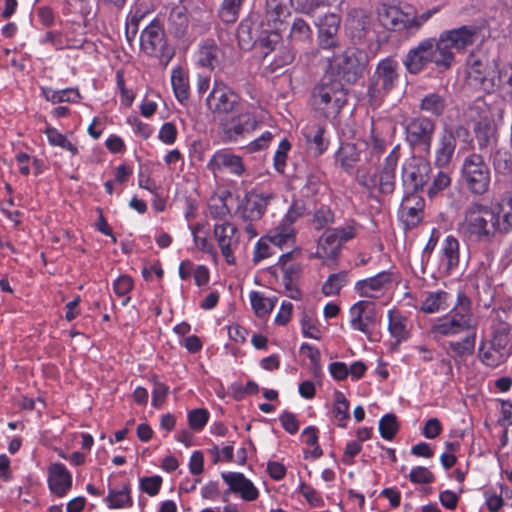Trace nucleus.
<instances>
[{
    "mask_svg": "<svg viewBox=\"0 0 512 512\" xmlns=\"http://www.w3.org/2000/svg\"><path fill=\"white\" fill-rule=\"evenodd\" d=\"M478 321L472 311V302L464 293H459L454 307L434 320L430 334L435 340L456 337L476 330Z\"/></svg>",
    "mask_w": 512,
    "mask_h": 512,
    "instance_id": "1",
    "label": "nucleus"
},
{
    "mask_svg": "<svg viewBox=\"0 0 512 512\" xmlns=\"http://www.w3.org/2000/svg\"><path fill=\"white\" fill-rule=\"evenodd\" d=\"M347 102V89L341 79L325 73L314 87L311 97L313 109L325 118L336 117Z\"/></svg>",
    "mask_w": 512,
    "mask_h": 512,
    "instance_id": "2",
    "label": "nucleus"
},
{
    "mask_svg": "<svg viewBox=\"0 0 512 512\" xmlns=\"http://www.w3.org/2000/svg\"><path fill=\"white\" fill-rule=\"evenodd\" d=\"M443 50L445 49L440 46L438 38H424L407 52L403 65L414 75L422 72L429 64H433L440 71L449 70L451 66Z\"/></svg>",
    "mask_w": 512,
    "mask_h": 512,
    "instance_id": "3",
    "label": "nucleus"
},
{
    "mask_svg": "<svg viewBox=\"0 0 512 512\" xmlns=\"http://www.w3.org/2000/svg\"><path fill=\"white\" fill-rule=\"evenodd\" d=\"M463 228L470 240L490 243L498 232L490 206L474 202L465 212Z\"/></svg>",
    "mask_w": 512,
    "mask_h": 512,
    "instance_id": "4",
    "label": "nucleus"
},
{
    "mask_svg": "<svg viewBox=\"0 0 512 512\" xmlns=\"http://www.w3.org/2000/svg\"><path fill=\"white\" fill-rule=\"evenodd\" d=\"M440 46L445 50V56L452 67L455 63V53H466L477 42H482L481 27L477 25H462L457 28L442 31L438 35Z\"/></svg>",
    "mask_w": 512,
    "mask_h": 512,
    "instance_id": "5",
    "label": "nucleus"
},
{
    "mask_svg": "<svg viewBox=\"0 0 512 512\" xmlns=\"http://www.w3.org/2000/svg\"><path fill=\"white\" fill-rule=\"evenodd\" d=\"M499 70L496 59L471 54L467 60L468 84L486 93H492L499 88Z\"/></svg>",
    "mask_w": 512,
    "mask_h": 512,
    "instance_id": "6",
    "label": "nucleus"
},
{
    "mask_svg": "<svg viewBox=\"0 0 512 512\" xmlns=\"http://www.w3.org/2000/svg\"><path fill=\"white\" fill-rule=\"evenodd\" d=\"M141 52L158 60L159 64L167 66L174 57V48L168 43L162 25L153 20L140 34Z\"/></svg>",
    "mask_w": 512,
    "mask_h": 512,
    "instance_id": "7",
    "label": "nucleus"
},
{
    "mask_svg": "<svg viewBox=\"0 0 512 512\" xmlns=\"http://www.w3.org/2000/svg\"><path fill=\"white\" fill-rule=\"evenodd\" d=\"M399 160L398 147L385 158L379 174L369 175L365 169H358L356 180L359 185L369 189L378 190L381 194H391L395 189L396 167Z\"/></svg>",
    "mask_w": 512,
    "mask_h": 512,
    "instance_id": "8",
    "label": "nucleus"
},
{
    "mask_svg": "<svg viewBox=\"0 0 512 512\" xmlns=\"http://www.w3.org/2000/svg\"><path fill=\"white\" fill-rule=\"evenodd\" d=\"M326 73L331 74L346 83L355 82L364 72L367 64L366 55L355 49L348 48L328 60Z\"/></svg>",
    "mask_w": 512,
    "mask_h": 512,
    "instance_id": "9",
    "label": "nucleus"
},
{
    "mask_svg": "<svg viewBox=\"0 0 512 512\" xmlns=\"http://www.w3.org/2000/svg\"><path fill=\"white\" fill-rule=\"evenodd\" d=\"M461 179L466 188L475 195H483L489 190L491 172L484 158L477 153H471L463 159Z\"/></svg>",
    "mask_w": 512,
    "mask_h": 512,
    "instance_id": "10",
    "label": "nucleus"
},
{
    "mask_svg": "<svg viewBox=\"0 0 512 512\" xmlns=\"http://www.w3.org/2000/svg\"><path fill=\"white\" fill-rule=\"evenodd\" d=\"M398 79V62L392 57L382 59L378 63L373 81L368 87L367 94L371 105L378 106L384 94L396 86Z\"/></svg>",
    "mask_w": 512,
    "mask_h": 512,
    "instance_id": "11",
    "label": "nucleus"
},
{
    "mask_svg": "<svg viewBox=\"0 0 512 512\" xmlns=\"http://www.w3.org/2000/svg\"><path fill=\"white\" fill-rule=\"evenodd\" d=\"M405 140L413 149L430 153L435 122L423 115L407 118L404 123Z\"/></svg>",
    "mask_w": 512,
    "mask_h": 512,
    "instance_id": "12",
    "label": "nucleus"
},
{
    "mask_svg": "<svg viewBox=\"0 0 512 512\" xmlns=\"http://www.w3.org/2000/svg\"><path fill=\"white\" fill-rule=\"evenodd\" d=\"M430 163L423 157L412 156L402 166V181L413 192L422 189L429 180Z\"/></svg>",
    "mask_w": 512,
    "mask_h": 512,
    "instance_id": "13",
    "label": "nucleus"
},
{
    "mask_svg": "<svg viewBox=\"0 0 512 512\" xmlns=\"http://www.w3.org/2000/svg\"><path fill=\"white\" fill-rule=\"evenodd\" d=\"M221 477L228 486L222 495L227 502L231 493L239 495L246 502L255 501L259 497V490L254 483L240 472H222Z\"/></svg>",
    "mask_w": 512,
    "mask_h": 512,
    "instance_id": "14",
    "label": "nucleus"
},
{
    "mask_svg": "<svg viewBox=\"0 0 512 512\" xmlns=\"http://www.w3.org/2000/svg\"><path fill=\"white\" fill-rule=\"evenodd\" d=\"M350 326L353 330L360 331L370 336L378 321L376 306L374 302L360 300L349 309Z\"/></svg>",
    "mask_w": 512,
    "mask_h": 512,
    "instance_id": "15",
    "label": "nucleus"
},
{
    "mask_svg": "<svg viewBox=\"0 0 512 512\" xmlns=\"http://www.w3.org/2000/svg\"><path fill=\"white\" fill-rule=\"evenodd\" d=\"M467 134V130L462 126L455 128L445 127L440 133L435 147L434 163L437 167L448 166L451 162L457 146V137Z\"/></svg>",
    "mask_w": 512,
    "mask_h": 512,
    "instance_id": "16",
    "label": "nucleus"
},
{
    "mask_svg": "<svg viewBox=\"0 0 512 512\" xmlns=\"http://www.w3.org/2000/svg\"><path fill=\"white\" fill-rule=\"evenodd\" d=\"M206 168L214 177L222 172L241 177L246 171L242 158L228 149L217 150L207 162Z\"/></svg>",
    "mask_w": 512,
    "mask_h": 512,
    "instance_id": "17",
    "label": "nucleus"
},
{
    "mask_svg": "<svg viewBox=\"0 0 512 512\" xmlns=\"http://www.w3.org/2000/svg\"><path fill=\"white\" fill-rule=\"evenodd\" d=\"M257 121L249 111H242L220 123V134L225 141H236L239 137L255 130Z\"/></svg>",
    "mask_w": 512,
    "mask_h": 512,
    "instance_id": "18",
    "label": "nucleus"
},
{
    "mask_svg": "<svg viewBox=\"0 0 512 512\" xmlns=\"http://www.w3.org/2000/svg\"><path fill=\"white\" fill-rule=\"evenodd\" d=\"M213 233L226 263L234 265L236 263L234 250L239 243L236 235L237 228L229 222H222L215 224Z\"/></svg>",
    "mask_w": 512,
    "mask_h": 512,
    "instance_id": "19",
    "label": "nucleus"
},
{
    "mask_svg": "<svg viewBox=\"0 0 512 512\" xmlns=\"http://www.w3.org/2000/svg\"><path fill=\"white\" fill-rule=\"evenodd\" d=\"M392 282V273L382 271L372 277L357 281L354 289L360 297L379 298L389 290Z\"/></svg>",
    "mask_w": 512,
    "mask_h": 512,
    "instance_id": "20",
    "label": "nucleus"
},
{
    "mask_svg": "<svg viewBox=\"0 0 512 512\" xmlns=\"http://www.w3.org/2000/svg\"><path fill=\"white\" fill-rule=\"evenodd\" d=\"M340 17L334 13H329L316 22L318 28V45L325 50L335 49L339 46V28Z\"/></svg>",
    "mask_w": 512,
    "mask_h": 512,
    "instance_id": "21",
    "label": "nucleus"
},
{
    "mask_svg": "<svg viewBox=\"0 0 512 512\" xmlns=\"http://www.w3.org/2000/svg\"><path fill=\"white\" fill-rule=\"evenodd\" d=\"M237 96L222 82L215 81L206 102L213 112L229 113L234 110Z\"/></svg>",
    "mask_w": 512,
    "mask_h": 512,
    "instance_id": "22",
    "label": "nucleus"
},
{
    "mask_svg": "<svg viewBox=\"0 0 512 512\" xmlns=\"http://www.w3.org/2000/svg\"><path fill=\"white\" fill-rule=\"evenodd\" d=\"M378 19L386 29L410 32V13L396 6L382 5L378 9Z\"/></svg>",
    "mask_w": 512,
    "mask_h": 512,
    "instance_id": "23",
    "label": "nucleus"
},
{
    "mask_svg": "<svg viewBox=\"0 0 512 512\" xmlns=\"http://www.w3.org/2000/svg\"><path fill=\"white\" fill-rule=\"evenodd\" d=\"M491 339L490 344L498 349H506L510 339V324L505 311L494 309L490 315Z\"/></svg>",
    "mask_w": 512,
    "mask_h": 512,
    "instance_id": "24",
    "label": "nucleus"
},
{
    "mask_svg": "<svg viewBox=\"0 0 512 512\" xmlns=\"http://www.w3.org/2000/svg\"><path fill=\"white\" fill-rule=\"evenodd\" d=\"M326 126L316 121H309L302 129L308 149L314 156L322 155L329 146V140L324 137Z\"/></svg>",
    "mask_w": 512,
    "mask_h": 512,
    "instance_id": "25",
    "label": "nucleus"
},
{
    "mask_svg": "<svg viewBox=\"0 0 512 512\" xmlns=\"http://www.w3.org/2000/svg\"><path fill=\"white\" fill-rule=\"evenodd\" d=\"M423 207V199L415 192L409 193L403 198L399 214L407 227H414L420 222Z\"/></svg>",
    "mask_w": 512,
    "mask_h": 512,
    "instance_id": "26",
    "label": "nucleus"
},
{
    "mask_svg": "<svg viewBox=\"0 0 512 512\" xmlns=\"http://www.w3.org/2000/svg\"><path fill=\"white\" fill-rule=\"evenodd\" d=\"M460 243L452 235L445 237L439 253V268L445 273H451L458 268L460 262Z\"/></svg>",
    "mask_w": 512,
    "mask_h": 512,
    "instance_id": "27",
    "label": "nucleus"
},
{
    "mask_svg": "<svg viewBox=\"0 0 512 512\" xmlns=\"http://www.w3.org/2000/svg\"><path fill=\"white\" fill-rule=\"evenodd\" d=\"M48 485L52 493L64 496L72 487V475L62 463H53L48 468Z\"/></svg>",
    "mask_w": 512,
    "mask_h": 512,
    "instance_id": "28",
    "label": "nucleus"
},
{
    "mask_svg": "<svg viewBox=\"0 0 512 512\" xmlns=\"http://www.w3.org/2000/svg\"><path fill=\"white\" fill-rule=\"evenodd\" d=\"M365 143H341L340 147L335 153V164L343 169L345 172L350 173L355 165L362 160V148Z\"/></svg>",
    "mask_w": 512,
    "mask_h": 512,
    "instance_id": "29",
    "label": "nucleus"
},
{
    "mask_svg": "<svg viewBox=\"0 0 512 512\" xmlns=\"http://www.w3.org/2000/svg\"><path fill=\"white\" fill-rule=\"evenodd\" d=\"M499 233L507 234L512 231V194L502 197L491 206Z\"/></svg>",
    "mask_w": 512,
    "mask_h": 512,
    "instance_id": "30",
    "label": "nucleus"
},
{
    "mask_svg": "<svg viewBox=\"0 0 512 512\" xmlns=\"http://www.w3.org/2000/svg\"><path fill=\"white\" fill-rule=\"evenodd\" d=\"M347 29L353 38H363L371 26V18L363 9H352L346 21Z\"/></svg>",
    "mask_w": 512,
    "mask_h": 512,
    "instance_id": "31",
    "label": "nucleus"
},
{
    "mask_svg": "<svg viewBox=\"0 0 512 512\" xmlns=\"http://www.w3.org/2000/svg\"><path fill=\"white\" fill-rule=\"evenodd\" d=\"M388 330L397 343L406 341L410 336L408 319L400 311L391 309L388 311Z\"/></svg>",
    "mask_w": 512,
    "mask_h": 512,
    "instance_id": "32",
    "label": "nucleus"
},
{
    "mask_svg": "<svg viewBox=\"0 0 512 512\" xmlns=\"http://www.w3.org/2000/svg\"><path fill=\"white\" fill-rule=\"evenodd\" d=\"M268 239L271 243L281 249L292 248L296 242V230L282 221L268 232Z\"/></svg>",
    "mask_w": 512,
    "mask_h": 512,
    "instance_id": "33",
    "label": "nucleus"
},
{
    "mask_svg": "<svg viewBox=\"0 0 512 512\" xmlns=\"http://www.w3.org/2000/svg\"><path fill=\"white\" fill-rule=\"evenodd\" d=\"M341 250V245L337 241L330 229L326 230L319 238L316 256L323 260H334Z\"/></svg>",
    "mask_w": 512,
    "mask_h": 512,
    "instance_id": "34",
    "label": "nucleus"
},
{
    "mask_svg": "<svg viewBox=\"0 0 512 512\" xmlns=\"http://www.w3.org/2000/svg\"><path fill=\"white\" fill-rule=\"evenodd\" d=\"M447 292L442 290L428 292L420 302L419 310L426 314H435L448 308Z\"/></svg>",
    "mask_w": 512,
    "mask_h": 512,
    "instance_id": "35",
    "label": "nucleus"
},
{
    "mask_svg": "<svg viewBox=\"0 0 512 512\" xmlns=\"http://www.w3.org/2000/svg\"><path fill=\"white\" fill-rule=\"evenodd\" d=\"M171 85L176 99L182 104L185 103L189 99L190 87L188 73L182 67L172 69Z\"/></svg>",
    "mask_w": 512,
    "mask_h": 512,
    "instance_id": "36",
    "label": "nucleus"
},
{
    "mask_svg": "<svg viewBox=\"0 0 512 512\" xmlns=\"http://www.w3.org/2000/svg\"><path fill=\"white\" fill-rule=\"evenodd\" d=\"M222 56L221 49L213 42H205L196 54L197 64L213 70L219 65Z\"/></svg>",
    "mask_w": 512,
    "mask_h": 512,
    "instance_id": "37",
    "label": "nucleus"
},
{
    "mask_svg": "<svg viewBox=\"0 0 512 512\" xmlns=\"http://www.w3.org/2000/svg\"><path fill=\"white\" fill-rule=\"evenodd\" d=\"M288 15L287 0H266L265 19L268 24L277 29Z\"/></svg>",
    "mask_w": 512,
    "mask_h": 512,
    "instance_id": "38",
    "label": "nucleus"
},
{
    "mask_svg": "<svg viewBox=\"0 0 512 512\" xmlns=\"http://www.w3.org/2000/svg\"><path fill=\"white\" fill-rule=\"evenodd\" d=\"M105 502L110 509H122L132 506L129 485L124 483L119 489L109 487Z\"/></svg>",
    "mask_w": 512,
    "mask_h": 512,
    "instance_id": "39",
    "label": "nucleus"
},
{
    "mask_svg": "<svg viewBox=\"0 0 512 512\" xmlns=\"http://www.w3.org/2000/svg\"><path fill=\"white\" fill-rule=\"evenodd\" d=\"M42 96L52 104L58 103H78L81 95L76 88H66L62 90H54L50 87L41 88Z\"/></svg>",
    "mask_w": 512,
    "mask_h": 512,
    "instance_id": "40",
    "label": "nucleus"
},
{
    "mask_svg": "<svg viewBox=\"0 0 512 512\" xmlns=\"http://www.w3.org/2000/svg\"><path fill=\"white\" fill-rule=\"evenodd\" d=\"M464 115L467 121H470L476 125L486 121L490 116V107L488 103L482 97H477L472 103L465 109Z\"/></svg>",
    "mask_w": 512,
    "mask_h": 512,
    "instance_id": "41",
    "label": "nucleus"
},
{
    "mask_svg": "<svg viewBox=\"0 0 512 512\" xmlns=\"http://www.w3.org/2000/svg\"><path fill=\"white\" fill-rule=\"evenodd\" d=\"M365 147L362 148V159L369 165H375L379 162L385 149V143L382 139L371 135L369 140L362 141Z\"/></svg>",
    "mask_w": 512,
    "mask_h": 512,
    "instance_id": "42",
    "label": "nucleus"
},
{
    "mask_svg": "<svg viewBox=\"0 0 512 512\" xmlns=\"http://www.w3.org/2000/svg\"><path fill=\"white\" fill-rule=\"evenodd\" d=\"M147 12V9L143 8L140 4L135 5L129 12L126 18L125 36L130 44L134 41L139 30V24Z\"/></svg>",
    "mask_w": 512,
    "mask_h": 512,
    "instance_id": "43",
    "label": "nucleus"
},
{
    "mask_svg": "<svg viewBox=\"0 0 512 512\" xmlns=\"http://www.w3.org/2000/svg\"><path fill=\"white\" fill-rule=\"evenodd\" d=\"M249 299L252 309L258 317L269 315L277 303L276 297H266L262 292L259 291H251L249 294Z\"/></svg>",
    "mask_w": 512,
    "mask_h": 512,
    "instance_id": "44",
    "label": "nucleus"
},
{
    "mask_svg": "<svg viewBox=\"0 0 512 512\" xmlns=\"http://www.w3.org/2000/svg\"><path fill=\"white\" fill-rule=\"evenodd\" d=\"M446 106L445 97L438 93H429L420 101V109L433 116H441Z\"/></svg>",
    "mask_w": 512,
    "mask_h": 512,
    "instance_id": "45",
    "label": "nucleus"
},
{
    "mask_svg": "<svg viewBox=\"0 0 512 512\" xmlns=\"http://www.w3.org/2000/svg\"><path fill=\"white\" fill-rule=\"evenodd\" d=\"M475 344L476 330L466 333V336L461 340L449 342L448 347L454 357H463L473 354Z\"/></svg>",
    "mask_w": 512,
    "mask_h": 512,
    "instance_id": "46",
    "label": "nucleus"
},
{
    "mask_svg": "<svg viewBox=\"0 0 512 512\" xmlns=\"http://www.w3.org/2000/svg\"><path fill=\"white\" fill-rule=\"evenodd\" d=\"M312 36V29L305 20L301 18L294 20L289 33L292 43L308 44L312 41Z\"/></svg>",
    "mask_w": 512,
    "mask_h": 512,
    "instance_id": "47",
    "label": "nucleus"
},
{
    "mask_svg": "<svg viewBox=\"0 0 512 512\" xmlns=\"http://www.w3.org/2000/svg\"><path fill=\"white\" fill-rule=\"evenodd\" d=\"M494 170L504 176L512 175V155L506 149H497L491 154Z\"/></svg>",
    "mask_w": 512,
    "mask_h": 512,
    "instance_id": "48",
    "label": "nucleus"
},
{
    "mask_svg": "<svg viewBox=\"0 0 512 512\" xmlns=\"http://www.w3.org/2000/svg\"><path fill=\"white\" fill-rule=\"evenodd\" d=\"M190 230L193 236V241L195 246L202 252L208 253L213 256L214 259L217 258V252L213 246V244L208 239V234L203 231V225L196 224L194 226H190Z\"/></svg>",
    "mask_w": 512,
    "mask_h": 512,
    "instance_id": "49",
    "label": "nucleus"
},
{
    "mask_svg": "<svg viewBox=\"0 0 512 512\" xmlns=\"http://www.w3.org/2000/svg\"><path fill=\"white\" fill-rule=\"evenodd\" d=\"M169 23L174 28V33L177 36H182L188 27L186 7L181 4L173 7L169 16Z\"/></svg>",
    "mask_w": 512,
    "mask_h": 512,
    "instance_id": "50",
    "label": "nucleus"
},
{
    "mask_svg": "<svg viewBox=\"0 0 512 512\" xmlns=\"http://www.w3.org/2000/svg\"><path fill=\"white\" fill-rule=\"evenodd\" d=\"M339 244H342L357 237L361 231V225L354 220L346 221L342 226L330 229Z\"/></svg>",
    "mask_w": 512,
    "mask_h": 512,
    "instance_id": "51",
    "label": "nucleus"
},
{
    "mask_svg": "<svg viewBox=\"0 0 512 512\" xmlns=\"http://www.w3.org/2000/svg\"><path fill=\"white\" fill-rule=\"evenodd\" d=\"M347 283L348 273L346 271L331 274L322 286V293L325 296L337 295Z\"/></svg>",
    "mask_w": 512,
    "mask_h": 512,
    "instance_id": "52",
    "label": "nucleus"
},
{
    "mask_svg": "<svg viewBox=\"0 0 512 512\" xmlns=\"http://www.w3.org/2000/svg\"><path fill=\"white\" fill-rule=\"evenodd\" d=\"M48 142L52 146L61 147L69 151L73 156L78 154V148L64 134L54 127H47L45 130Z\"/></svg>",
    "mask_w": 512,
    "mask_h": 512,
    "instance_id": "53",
    "label": "nucleus"
},
{
    "mask_svg": "<svg viewBox=\"0 0 512 512\" xmlns=\"http://www.w3.org/2000/svg\"><path fill=\"white\" fill-rule=\"evenodd\" d=\"M245 0H223L219 9V17L225 23H234L238 16L240 8Z\"/></svg>",
    "mask_w": 512,
    "mask_h": 512,
    "instance_id": "54",
    "label": "nucleus"
},
{
    "mask_svg": "<svg viewBox=\"0 0 512 512\" xmlns=\"http://www.w3.org/2000/svg\"><path fill=\"white\" fill-rule=\"evenodd\" d=\"M505 349H498L490 344L488 349L481 346L479 349V357L481 361L489 367H497L505 360Z\"/></svg>",
    "mask_w": 512,
    "mask_h": 512,
    "instance_id": "55",
    "label": "nucleus"
},
{
    "mask_svg": "<svg viewBox=\"0 0 512 512\" xmlns=\"http://www.w3.org/2000/svg\"><path fill=\"white\" fill-rule=\"evenodd\" d=\"M208 212L214 219H225L229 215L230 210L224 198L220 196L211 197L208 203Z\"/></svg>",
    "mask_w": 512,
    "mask_h": 512,
    "instance_id": "56",
    "label": "nucleus"
},
{
    "mask_svg": "<svg viewBox=\"0 0 512 512\" xmlns=\"http://www.w3.org/2000/svg\"><path fill=\"white\" fill-rule=\"evenodd\" d=\"M133 285V280L128 275L119 276L113 283V290L115 294L120 297H125V299L122 302L124 306H126L130 301V297L128 296V294L132 290Z\"/></svg>",
    "mask_w": 512,
    "mask_h": 512,
    "instance_id": "57",
    "label": "nucleus"
},
{
    "mask_svg": "<svg viewBox=\"0 0 512 512\" xmlns=\"http://www.w3.org/2000/svg\"><path fill=\"white\" fill-rule=\"evenodd\" d=\"M497 82L505 97L512 101V62L499 70Z\"/></svg>",
    "mask_w": 512,
    "mask_h": 512,
    "instance_id": "58",
    "label": "nucleus"
},
{
    "mask_svg": "<svg viewBox=\"0 0 512 512\" xmlns=\"http://www.w3.org/2000/svg\"><path fill=\"white\" fill-rule=\"evenodd\" d=\"M334 221V212L328 206H321L314 213L313 224L317 230L323 229L326 226L333 224Z\"/></svg>",
    "mask_w": 512,
    "mask_h": 512,
    "instance_id": "59",
    "label": "nucleus"
},
{
    "mask_svg": "<svg viewBox=\"0 0 512 512\" xmlns=\"http://www.w3.org/2000/svg\"><path fill=\"white\" fill-rule=\"evenodd\" d=\"M399 422L397 418H380L379 432L383 439L391 441L399 430Z\"/></svg>",
    "mask_w": 512,
    "mask_h": 512,
    "instance_id": "60",
    "label": "nucleus"
},
{
    "mask_svg": "<svg viewBox=\"0 0 512 512\" xmlns=\"http://www.w3.org/2000/svg\"><path fill=\"white\" fill-rule=\"evenodd\" d=\"M300 351L308 357L313 373L315 375L320 373V371H321V354H320L319 349L308 344V343H303L300 346Z\"/></svg>",
    "mask_w": 512,
    "mask_h": 512,
    "instance_id": "61",
    "label": "nucleus"
},
{
    "mask_svg": "<svg viewBox=\"0 0 512 512\" xmlns=\"http://www.w3.org/2000/svg\"><path fill=\"white\" fill-rule=\"evenodd\" d=\"M451 184L450 174L445 171H439L433 178L432 184L428 187L429 197L436 196L439 192L449 187Z\"/></svg>",
    "mask_w": 512,
    "mask_h": 512,
    "instance_id": "62",
    "label": "nucleus"
},
{
    "mask_svg": "<svg viewBox=\"0 0 512 512\" xmlns=\"http://www.w3.org/2000/svg\"><path fill=\"white\" fill-rule=\"evenodd\" d=\"M162 485V478L158 475L143 477L139 480V487L141 491L148 494L149 496H155L158 494Z\"/></svg>",
    "mask_w": 512,
    "mask_h": 512,
    "instance_id": "63",
    "label": "nucleus"
},
{
    "mask_svg": "<svg viewBox=\"0 0 512 512\" xmlns=\"http://www.w3.org/2000/svg\"><path fill=\"white\" fill-rule=\"evenodd\" d=\"M178 136V130L173 122H165L159 129L158 139L165 145H173Z\"/></svg>",
    "mask_w": 512,
    "mask_h": 512,
    "instance_id": "64",
    "label": "nucleus"
}]
</instances>
